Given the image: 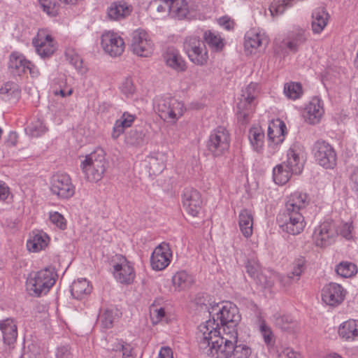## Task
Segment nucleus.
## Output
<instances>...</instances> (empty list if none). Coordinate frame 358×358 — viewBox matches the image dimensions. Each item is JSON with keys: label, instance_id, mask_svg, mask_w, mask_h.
<instances>
[{"label": "nucleus", "instance_id": "nucleus-1", "mask_svg": "<svg viewBox=\"0 0 358 358\" xmlns=\"http://www.w3.org/2000/svg\"><path fill=\"white\" fill-rule=\"evenodd\" d=\"M200 348L213 358L231 357L233 344L237 343L238 331H221L219 324L208 320L199 327L197 333Z\"/></svg>", "mask_w": 358, "mask_h": 358}, {"label": "nucleus", "instance_id": "nucleus-2", "mask_svg": "<svg viewBox=\"0 0 358 358\" xmlns=\"http://www.w3.org/2000/svg\"><path fill=\"white\" fill-rule=\"evenodd\" d=\"M57 278V271L51 266L32 271L27 278V289L32 296L45 295L55 284Z\"/></svg>", "mask_w": 358, "mask_h": 358}, {"label": "nucleus", "instance_id": "nucleus-3", "mask_svg": "<svg viewBox=\"0 0 358 358\" xmlns=\"http://www.w3.org/2000/svg\"><path fill=\"white\" fill-rule=\"evenodd\" d=\"M209 314L223 331H237V325L241 317L238 308L234 303L228 301L217 303L211 307Z\"/></svg>", "mask_w": 358, "mask_h": 358}, {"label": "nucleus", "instance_id": "nucleus-4", "mask_svg": "<svg viewBox=\"0 0 358 358\" xmlns=\"http://www.w3.org/2000/svg\"><path fill=\"white\" fill-rule=\"evenodd\" d=\"M80 168L87 181L90 182L100 181L108 169L104 150L97 148L87 155L80 164Z\"/></svg>", "mask_w": 358, "mask_h": 358}, {"label": "nucleus", "instance_id": "nucleus-5", "mask_svg": "<svg viewBox=\"0 0 358 358\" xmlns=\"http://www.w3.org/2000/svg\"><path fill=\"white\" fill-rule=\"evenodd\" d=\"M153 108L162 120L173 124L182 116L185 111L183 103L169 95L157 96Z\"/></svg>", "mask_w": 358, "mask_h": 358}, {"label": "nucleus", "instance_id": "nucleus-6", "mask_svg": "<svg viewBox=\"0 0 358 358\" xmlns=\"http://www.w3.org/2000/svg\"><path fill=\"white\" fill-rule=\"evenodd\" d=\"M31 44L41 59L50 57L57 49V43L49 30L41 29L33 37Z\"/></svg>", "mask_w": 358, "mask_h": 358}, {"label": "nucleus", "instance_id": "nucleus-7", "mask_svg": "<svg viewBox=\"0 0 358 358\" xmlns=\"http://www.w3.org/2000/svg\"><path fill=\"white\" fill-rule=\"evenodd\" d=\"M229 145V133L224 127L219 126L210 132L207 142V148L214 157L224 155L228 150Z\"/></svg>", "mask_w": 358, "mask_h": 358}, {"label": "nucleus", "instance_id": "nucleus-8", "mask_svg": "<svg viewBox=\"0 0 358 358\" xmlns=\"http://www.w3.org/2000/svg\"><path fill=\"white\" fill-rule=\"evenodd\" d=\"M50 191L60 199H69L75 194L76 186L69 174L58 172L51 177Z\"/></svg>", "mask_w": 358, "mask_h": 358}, {"label": "nucleus", "instance_id": "nucleus-9", "mask_svg": "<svg viewBox=\"0 0 358 358\" xmlns=\"http://www.w3.org/2000/svg\"><path fill=\"white\" fill-rule=\"evenodd\" d=\"M258 85L255 83H250L243 90L240 101L237 103L236 116L241 123L248 120L249 115L252 110L254 101L258 94Z\"/></svg>", "mask_w": 358, "mask_h": 358}, {"label": "nucleus", "instance_id": "nucleus-10", "mask_svg": "<svg viewBox=\"0 0 358 358\" xmlns=\"http://www.w3.org/2000/svg\"><path fill=\"white\" fill-rule=\"evenodd\" d=\"M277 220L282 231L294 236L301 234L306 227L303 213L282 210L278 215Z\"/></svg>", "mask_w": 358, "mask_h": 358}, {"label": "nucleus", "instance_id": "nucleus-11", "mask_svg": "<svg viewBox=\"0 0 358 358\" xmlns=\"http://www.w3.org/2000/svg\"><path fill=\"white\" fill-rule=\"evenodd\" d=\"M131 49L137 56L148 57L153 52L154 43L146 31L138 29L131 34Z\"/></svg>", "mask_w": 358, "mask_h": 358}, {"label": "nucleus", "instance_id": "nucleus-12", "mask_svg": "<svg viewBox=\"0 0 358 358\" xmlns=\"http://www.w3.org/2000/svg\"><path fill=\"white\" fill-rule=\"evenodd\" d=\"M312 152L316 162L324 169H334L336 166V151L327 142H315Z\"/></svg>", "mask_w": 358, "mask_h": 358}, {"label": "nucleus", "instance_id": "nucleus-13", "mask_svg": "<svg viewBox=\"0 0 358 358\" xmlns=\"http://www.w3.org/2000/svg\"><path fill=\"white\" fill-rule=\"evenodd\" d=\"M306 268V259L303 257L296 259L292 263V268L290 273L282 275L278 273H272L269 278L271 280H266L264 287H271L275 282H279L283 286H287L292 282H297Z\"/></svg>", "mask_w": 358, "mask_h": 358}, {"label": "nucleus", "instance_id": "nucleus-14", "mask_svg": "<svg viewBox=\"0 0 358 358\" xmlns=\"http://www.w3.org/2000/svg\"><path fill=\"white\" fill-rule=\"evenodd\" d=\"M313 241L317 247L322 248L334 244L336 241V222L334 220H325L315 227Z\"/></svg>", "mask_w": 358, "mask_h": 358}, {"label": "nucleus", "instance_id": "nucleus-15", "mask_svg": "<svg viewBox=\"0 0 358 358\" xmlns=\"http://www.w3.org/2000/svg\"><path fill=\"white\" fill-rule=\"evenodd\" d=\"M185 50L189 60L194 64L203 66L207 63L208 54L206 47L197 37H187L185 42Z\"/></svg>", "mask_w": 358, "mask_h": 358}, {"label": "nucleus", "instance_id": "nucleus-16", "mask_svg": "<svg viewBox=\"0 0 358 358\" xmlns=\"http://www.w3.org/2000/svg\"><path fill=\"white\" fill-rule=\"evenodd\" d=\"M286 156V160L283 163L294 172V175L300 174L306 161L303 147L298 143L292 144L287 151Z\"/></svg>", "mask_w": 358, "mask_h": 358}, {"label": "nucleus", "instance_id": "nucleus-17", "mask_svg": "<svg viewBox=\"0 0 358 358\" xmlns=\"http://www.w3.org/2000/svg\"><path fill=\"white\" fill-rule=\"evenodd\" d=\"M113 274L115 279L122 284L131 283L135 278V271L133 264L124 257L116 256V261L113 265Z\"/></svg>", "mask_w": 358, "mask_h": 358}, {"label": "nucleus", "instance_id": "nucleus-18", "mask_svg": "<svg viewBox=\"0 0 358 358\" xmlns=\"http://www.w3.org/2000/svg\"><path fill=\"white\" fill-rule=\"evenodd\" d=\"M101 45L104 52L113 57L121 55L125 48L123 38L113 31H106L102 34Z\"/></svg>", "mask_w": 358, "mask_h": 358}, {"label": "nucleus", "instance_id": "nucleus-19", "mask_svg": "<svg viewBox=\"0 0 358 358\" xmlns=\"http://www.w3.org/2000/svg\"><path fill=\"white\" fill-rule=\"evenodd\" d=\"M268 43V37L266 31L259 27L249 29L244 36V48L250 54L255 53L259 48Z\"/></svg>", "mask_w": 358, "mask_h": 358}, {"label": "nucleus", "instance_id": "nucleus-20", "mask_svg": "<svg viewBox=\"0 0 358 358\" xmlns=\"http://www.w3.org/2000/svg\"><path fill=\"white\" fill-rule=\"evenodd\" d=\"M173 254L169 243L163 242L153 250L150 257V265L155 271H162L171 263Z\"/></svg>", "mask_w": 358, "mask_h": 358}, {"label": "nucleus", "instance_id": "nucleus-21", "mask_svg": "<svg viewBox=\"0 0 358 358\" xmlns=\"http://www.w3.org/2000/svg\"><path fill=\"white\" fill-rule=\"evenodd\" d=\"M324 113L323 101L319 97H313L305 106L302 116L310 124H318Z\"/></svg>", "mask_w": 358, "mask_h": 358}, {"label": "nucleus", "instance_id": "nucleus-22", "mask_svg": "<svg viewBox=\"0 0 358 358\" xmlns=\"http://www.w3.org/2000/svg\"><path fill=\"white\" fill-rule=\"evenodd\" d=\"M307 31L302 28H296L288 34L287 36L281 42L280 48L296 52L299 47L308 39Z\"/></svg>", "mask_w": 358, "mask_h": 358}, {"label": "nucleus", "instance_id": "nucleus-23", "mask_svg": "<svg viewBox=\"0 0 358 358\" xmlns=\"http://www.w3.org/2000/svg\"><path fill=\"white\" fill-rule=\"evenodd\" d=\"M182 204L188 214L193 217L197 216L202 206L200 193L192 188L186 189L182 195Z\"/></svg>", "mask_w": 358, "mask_h": 358}, {"label": "nucleus", "instance_id": "nucleus-24", "mask_svg": "<svg viewBox=\"0 0 358 358\" xmlns=\"http://www.w3.org/2000/svg\"><path fill=\"white\" fill-rule=\"evenodd\" d=\"M49 84L50 94L57 99L65 98L73 93V88L68 85L66 78L63 74L52 75Z\"/></svg>", "mask_w": 358, "mask_h": 358}, {"label": "nucleus", "instance_id": "nucleus-25", "mask_svg": "<svg viewBox=\"0 0 358 358\" xmlns=\"http://www.w3.org/2000/svg\"><path fill=\"white\" fill-rule=\"evenodd\" d=\"M132 10V6L126 1H115L108 6L106 15L110 20L120 21L129 16Z\"/></svg>", "mask_w": 358, "mask_h": 358}, {"label": "nucleus", "instance_id": "nucleus-26", "mask_svg": "<svg viewBox=\"0 0 358 358\" xmlns=\"http://www.w3.org/2000/svg\"><path fill=\"white\" fill-rule=\"evenodd\" d=\"M309 203L307 194L301 192L292 193L285 202L283 210L292 213H302Z\"/></svg>", "mask_w": 358, "mask_h": 358}, {"label": "nucleus", "instance_id": "nucleus-27", "mask_svg": "<svg viewBox=\"0 0 358 358\" xmlns=\"http://www.w3.org/2000/svg\"><path fill=\"white\" fill-rule=\"evenodd\" d=\"M164 59L166 66L176 72H184L187 69L186 62L179 50L173 47L166 49Z\"/></svg>", "mask_w": 358, "mask_h": 358}, {"label": "nucleus", "instance_id": "nucleus-28", "mask_svg": "<svg viewBox=\"0 0 358 358\" xmlns=\"http://www.w3.org/2000/svg\"><path fill=\"white\" fill-rule=\"evenodd\" d=\"M0 331L3 343L7 345L13 344L17 337V326L13 318L0 320Z\"/></svg>", "mask_w": 358, "mask_h": 358}, {"label": "nucleus", "instance_id": "nucleus-29", "mask_svg": "<svg viewBox=\"0 0 358 358\" xmlns=\"http://www.w3.org/2000/svg\"><path fill=\"white\" fill-rule=\"evenodd\" d=\"M49 237L43 231H33L27 242V249L32 252L44 250L48 244Z\"/></svg>", "mask_w": 358, "mask_h": 358}, {"label": "nucleus", "instance_id": "nucleus-30", "mask_svg": "<svg viewBox=\"0 0 358 358\" xmlns=\"http://www.w3.org/2000/svg\"><path fill=\"white\" fill-rule=\"evenodd\" d=\"M329 19V15L324 8H315L312 13L311 29L313 34H320L327 25Z\"/></svg>", "mask_w": 358, "mask_h": 358}, {"label": "nucleus", "instance_id": "nucleus-31", "mask_svg": "<svg viewBox=\"0 0 358 358\" xmlns=\"http://www.w3.org/2000/svg\"><path fill=\"white\" fill-rule=\"evenodd\" d=\"M146 162L149 164L151 173L157 175L164 170L167 162V155L163 152H153L146 157Z\"/></svg>", "mask_w": 358, "mask_h": 358}, {"label": "nucleus", "instance_id": "nucleus-32", "mask_svg": "<svg viewBox=\"0 0 358 358\" xmlns=\"http://www.w3.org/2000/svg\"><path fill=\"white\" fill-rule=\"evenodd\" d=\"M287 133V127L282 120L276 119L268 124V140L283 142Z\"/></svg>", "mask_w": 358, "mask_h": 358}, {"label": "nucleus", "instance_id": "nucleus-33", "mask_svg": "<svg viewBox=\"0 0 358 358\" xmlns=\"http://www.w3.org/2000/svg\"><path fill=\"white\" fill-rule=\"evenodd\" d=\"M248 139L252 150L257 152H262L264 145L265 134L262 127H252L248 132Z\"/></svg>", "mask_w": 358, "mask_h": 358}, {"label": "nucleus", "instance_id": "nucleus-34", "mask_svg": "<svg viewBox=\"0 0 358 358\" xmlns=\"http://www.w3.org/2000/svg\"><path fill=\"white\" fill-rule=\"evenodd\" d=\"M29 61L22 53L13 52L10 55L8 68L13 73L20 76L26 73Z\"/></svg>", "mask_w": 358, "mask_h": 358}, {"label": "nucleus", "instance_id": "nucleus-35", "mask_svg": "<svg viewBox=\"0 0 358 358\" xmlns=\"http://www.w3.org/2000/svg\"><path fill=\"white\" fill-rule=\"evenodd\" d=\"M238 226L242 234L249 238L253 232V215L248 209H243L238 215Z\"/></svg>", "mask_w": 358, "mask_h": 358}, {"label": "nucleus", "instance_id": "nucleus-36", "mask_svg": "<svg viewBox=\"0 0 358 358\" xmlns=\"http://www.w3.org/2000/svg\"><path fill=\"white\" fill-rule=\"evenodd\" d=\"M92 289V285L86 278H79L73 282L70 291L73 298L80 300L89 295Z\"/></svg>", "mask_w": 358, "mask_h": 358}, {"label": "nucleus", "instance_id": "nucleus-37", "mask_svg": "<svg viewBox=\"0 0 358 358\" xmlns=\"http://www.w3.org/2000/svg\"><path fill=\"white\" fill-rule=\"evenodd\" d=\"M292 175H294V172L283 162L277 164L273 168L272 178L276 185H283L286 184L290 180Z\"/></svg>", "mask_w": 358, "mask_h": 358}, {"label": "nucleus", "instance_id": "nucleus-38", "mask_svg": "<svg viewBox=\"0 0 358 358\" xmlns=\"http://www.w3.org/2000/svg\"><path fill=\"white\" fill-rule=\"evenodd\" d=\"M135 117L136 116L134 115L124 112L122 115L115 121L113 128L112 137L116 139L120 136V135L124 133L125 129L131 126Z\"/></svg>", "mask_w": 358, "mask_h": 358}, {"label": "nucleus", "instance_id": "nucleus-39", "mask_svg": "<svg viewBox=\"0 0 358 358\" xmlns=\"http://www.w3.org/2000/svg\"><path fill=\"white\" fill-rule=\"evenodd\" d=\"M338 333L346 341H353L358 336V320H348L340 324Z\"/></svg>", "mask_w": 358, "mask_h": 358}, {"label": "nucleus", "instance_id": "nucleus-40", "mask_svg": "<svg viewBox=\"0 0 358 358\" xmlns=\"http://www.w3.org/2000/svg\"><path fill=\"white\" fill-rule=\"evenodd\" d=\"M48 130L45 122L41 118H34L24 129L26 134L30 138H39Z\"/></svg>", "mask_w": 358, "mask_h": 358}, {"label": "nucleus", "instance_id": "nucleus-41", "mask_svg": "<svg viewBox=\"0 0 358 358\" xmlns=\"http://www.w3.org/2000/svg\"><path fill=\"white\" fill-rule=\"evenodd\" d=\"M172 282L176 289L184 290L190 287L194 282V278L185 271H180L173 275Z\"/></svg>", "mask_w": 358, "mask_h": 358}, {"label": "nucleus", "instance_id": "nucleus-42", "mask_svg": "<svg viewBox=\"0 0 358 358\" xmlns=\"http://www.w3.org/2000/svg\"><path fill=\"white\" fill-rule=\"evenodd\" d=\"M203 38L206 43L214 51H220L224 46V39L217 32L210 30L206 31L204 32Z\"/></svg>", "mask_w": 358, "mask_h": 358}, {"label": "nucleus", "instance_id": "nucleus-43", "mask_svg": "<svg viewBox=\"0 0 358 358\" xmlns=\"http://www.w3.org/2000/svg\"><path fill=\"white\" fill-rule=\"evenodd\" d=\"M322 303L330 308L336 305V283L330 282L323 287L321 291Z\"/></svg>", "mask_w": 358, "mask_h": 358}, {"label": "nucleus", "instance_id": "nucleus-44", "mask_svg": "<svg viewBox=\"0 0 358 358\" xmlns=\"http://www.w3.org/2000/svg\"><path fill=\"white\" fill-rule=\"evenodd\" d=\"M0 95L3 99H17L20 95L19 86L13 82H7L0 88Z\"/></svg>", "mask_w": 358, "mask_h": 358}, {"label": "nucleus", "instance_id": "nucleus-45", "mask_svg": "<svg viewBox=\"0 0 358 358\" xmlns=\"http://www.w3.org/2000/svg\"><path fill=\"white\" fill-rule=\"evenodd\" d=\"M258 329L265 345L271 347L275 343V336L271 327L264 320L259 318L258 322Z\"/></svg>", "mask_w": 358, "mask_h": 358}, {"label": "nucleus", "instance_id": "nucleus-46", "mask_svg": "<svg viewBox=\"0 0 358 358\" xmlns=\"http://www.w3.org/2000/svg\"><path fill=\"white\" fill-rule=\"evenodd\" d=\"M283 93L285 96L291 100H296L303 94V87L300 83L288 82L284 85Z\"/></svg>", "mask_w": 358, "mask_h": 358}, {"label": "nucleus", "instance_id": "nucleus-47", "mask_svg": "<svg viewBox=\"0 0 358 358\" xmlns=\"http://www.w3.org/2000/svg\"><path fill=\"white\" fill-rule=\"evenodd\" d=\"M169 2L172 17L182 18L187 15L188 7L185 0H169Z\"/></svg>", "mask_w": 358, "mask_h": 358}, {"label": "nucleus", "instance_id": "nucleus-48", "mask_svg": "<svg viewBox=\"0 0 358 358\" xmlns=\"http://www.w3.org/2000/svg\"><path fill=\"white\" fill-rule=\"evenodd\" d=\"M357 273V266L349 262H343L337 265V274L343 278H351Z\"/></svg>", "mask_w": 358, "mask_h": 358}, {"label": "nucleus", "instance_id": "nucleus-49", "mask_svg": "<svg viewBox=\"0 0 358 358\" xmlns=\"http://www.w3.org/2000/svg\"><path fill=\"white\" fill-rule=\"evenodd\" d=\"M66 60L80 73L84 72L83 60L74 49L69 48L65 52Z\"/></svg>", "mask_w": 358, "mask_h": 358}, {"label": "nucleus", "instance_id": "nucleus-50", "mask_svg": "<svg viewBox=\"0 0 358 358\" xmlns=\"http://www.w3.org/2000/svg\"><path fill=\"white\" fill-rule=\"evenodd\" d=\"M49 109L52 113V120L56 124H60L66 115V110L63 103L58 106L51 104Z\"/></svg>", "mask_w": 358, "mask_h": 358}, {"label": "nucleus", "instance_id": "nucleus-51", "mask_svg": "<svg viewBox=\"0 0 358 358\" xmlns=\"http://www.w3.org/2000/svg\"><path fill=\"white\" fill-rule=\"evenodd\" d=\"M245 267L247 273L250 277L258 278L260 281H262V278H266V276L261 273L259 264L255 258L248 259Z\"/></svg>", "mask_w": 358, "mask_h": 358}, {"label": "nucleus", "instance_id": "nucleus-52", "mask_svg": "<svg viewBox=\"0 0 358 358\" xmlns=\"http://www.w3.org/2000/svg\"><path fill=\"white\" fill-rule=\"evenodd\" d=\"M252 354V349L246 344H233L232 355L234 358H249Z\"/></svg>", "mask_w": 358, "mask_h": 358}, {"label": "nucleus", "instance_id": "nucleus-53", "mask_svg": "<svg viewBox=\"0 0 358 358\" xmlns=\"http://www.w3.org/2000/svg\"><path fill=\"white\" fill-rule=\"evenodd\" d=\"M39 5L43 10L50 17H55L58 14L59 6L55 0H38Z\"/></svg>", "mask_w": 358, "mask_h": 358}, {"label": "nucleus", "instance_id": "nucleus-54", "mask_svg": "<svg viewBox=\"0 0 358 358\" xmlns=\"http://www.w3.org/2000/svg\"><path fill=\"white\" fill-rule=\"evenodd\" d=\"M339 234L348 241L354 239L355 231L351 218L340 225Z\"/></svg>", "mask_w": 358, "mask_h": 358}, {"label": "nucleus", "instance_id": "nucleus-55", "mask_svg": "<svg viewBox=\"0 0 358 358\" xmlns=\"http://www.w3.org/2000/svg\"><path fill=\"white\" fill-rule=\"evenodd\" d=\"M169 0H154L151 6L156 8L157 12L162 16L171 15Z\"/></svg>", "mask_w": 358, "mask_h": 358}, {"label": "nucleus", "instance_id": "nucleus-56", "mask_svg": "<svg viewBox=\"0 0 358 358\" xmlns=\"http://www.w3.org/2000/svg\"><path fill=\"white\" fill-rule=\"evenodd\" d=\"M113 308L105 310L100 315L99 320L104 328H110L113 325L116 314Z\"/></svg>", "mask_w": 358, "mask_h": 358}, {"label": "nucleus", "instance_id": "nucleus-57", "mask_svg": "<svg viewBox=\"0 0 358 358\" xmlns=\"http://www.w3.org/2000/svg\"><path fill=\"white\" fill-rule=\"evenodd\" d=\"M120 89L127 97H131L136 92V87L131 77H127L122 80Z\"/></svg>", "mask_w": 358, "mask_h": 358}, {"label": "nucleus", "instance_id": "nucleus-58", "mask_svg": "<svg viewBox=\"0 0 358 358\" xmlns=\"http://www.w3.org/2000/svg\"><path fill=\"white\" fill-rule=\"evenodd\" d=\"M49 219L50 222L60 229H64L66 227V220L64 217L57 211L50 212Z\"/></svg>", "mask_w": 358, "mask_h": 358}, {"label": "nucleus", "instance_id": "nucleus-59", "mask_svg": "<svg viewBox=\"0 0 358 358\" xmlns=\"http://www.w3.org/2000/svg\"><path fill=\"white\" fill-rule=\"evenodd\" d=\"M294 321L290 315H282L276 320V324L284 330H289L294 326Z\"/></svg>", "mask_w": 358, "mask_h": 358}, {"label": "nucleus", "instance_id": "nucleus-60", "mask_svg": "<svg viewBox=\"0 0 358 358\" xmlns=\"http://www.w3.org/2000/svg\"><path fill=\"white\" fill-rule=\"evenodd\" d=\"M150 317L153 324L159 323L165 317L164 309L163 308L152 307L150 308Z\"/></svg>", "mask_w": 358, "mask_h": 358}, {"label": "nucleus", "instance_id": "nucleus-61", "mask_svg": "<svg viewBox=\"0 0 358 358\" xmlns=\"http://www.w3.org/2000/svg\"><path fill=\"white\" fill-rule=\"evenodd\" d=\"M279 358H302L300 353L289 347H283L278 353Z\"/></svg>", "mask_w": 358, "mask_h": 358}, {"label": "nucleus", "instance_id": "nucleus-62", "mask_svg": "<svg viewBox=\"0 0 358 358\" xmlns=\"http://www.w3.org/2000/svg\"><path fill=\"white\" fill-rule=\"evenodd\" d=\"M283 142H278V141L268 140L267 155L271 157L275 155L280 148Z\"/></svg>", "mask_w": 358, "mask_h": 358}, {"label": "nucleus", "instance_id": "nucleus-63", "mask_svg": "<svg viewBox=\"0 0 358 358\" xmlns=\"http://www.w3.org/2000/svg\"><path fill=\"white\" fill-rule=\"evenodd\" d=\"M118 356L122 355V358H131V348L129 345L119 344L115 349Z\"/></svg>", "mask_w": 358, "mask_h": 358}, {"label": "nucleus", "instance_id": "nucleus-64", "mask_svg": "<svg viewBox=\"0 0 358 358\" xmlns=\"http://www.w3.org/2000/svg\"><path fill=\"white\" fill-rule=\"evenodd\" d=\"M56 358H69L71 356L70 348L69 345L59 346L55 352Z\"/></svg>", "mask_w": 358, "mask_h": 358}]
</instances>
